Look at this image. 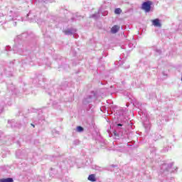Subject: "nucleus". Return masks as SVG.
Returning <instances> with one entry per match:
<instances>
[{"instance_id": "3", "label": "nucleus", "mask_w": 182, "mask_h": 182, "mask_svg": "<svg viewBox=\"0 0 182 182\" xmlns=\"http://www.w3.org/2000/svg\"><path fill=\"white\" fill-rule=\"evenodd\" d=\"M119 29H120V26L115 25L111 28V32L112 33H117Z\"/></svg>"}, {"instance_id": "4", "label": "nucleus", "mask_w": 182, "mask_h": 182, "mask_svg": "<svg viewBox=\"0 0 182 182\" xmlns=\"http://www.w3.org/2000/svg\"><path fill=\"white\" fill-rule=\"evenodd\" d=\"M0 182H14V179L12 178H1Z\"/></svg>"}, {"instance_id": "7", "label": "nucleus", "mask_w": 182, "mask_h": 182, "mask_svg": "<svg viewBox=\"0 0 182 182\" xmlns=\"http://www.w3.org/2000/svg\"><path fill=\"white\" fill-rule=\"evenodd\" d=\"M77 132L81 133V132H83V127H77Z\"/></svg>"}, {"instance_id": "2", "label": "nucleus", "mask_w": 182, "mask_h": 182, "mask_svg": "<svg viewBox=\"0 0 182 182\" xmlns=\"http://www.w3.org/2000/svg\"><path fill=\"white\" fill-rule=\"evenodd\" d=\"M152 24L154 26H156V28H161V23H160V20L159 18L152 20Z\"/></svg>"}, {"instance_id": "6", "label": "nucleus", "mask_w": 182, "mask_h": 182, "mask_svg": "<svg viewBox=\"0 0 182 182\" xmlns=\"http://www.w3.org/2000/svg\"><path fill=\"white\" fill-rule=\"evenodd\" d=\"M114 14H116V15H120V14H122V9H116L114 10Z\"/></svg>"}, {"instance_id": "8", "label": "nucleus", "mask_w": 182, "mask_h": 182, "mask_svg": "<svg viewBox=\"0 0 182 182\" xmlns=\"http://www.w3.org/2000/svg\"><path fill=\"white\" fill-rule=\"evenodd\" d=\"M65 35H71L72 32L70 31H65Z\"/></svg>"}, {"instance_id": "9", "label": "nucleus", "mask_w": 182, "mask_h": 182, "mask_svg": "<svg viewBox=\"0 0 182 182\" xmlns=\"http://www.w3.org/2000/svg\"><path fill=\"white\" fill-rule=\"evenodd\" d=\"M118 126H122V124H119Z\"/></svg>"}, {"instance_id": "5", "label": "nucleus", "mask_w": 182, "mask_h": 182, "mask_svg": "<svg viewBox=\"0 0 182 182\" xmlns=\"http://www.w3.org/2000/svg\"><path fill=\"white\" fill-rule=\"evenodd\" d=\"M88 180L90 181H96V176L95 174H91L88 176Z\"/></svg>"}, {"instance_id": "1", "label": "nucleus", "mask_w": 182, "mask_h": 182, "mask_svg": "<svg viewBox=\"0 0 182 182\" xmlns=\"http://www.w3.org/2000/svg\"><path fill=\"white\" fill-rule=\"evenodd\" d=\"M151 1H147L141 5V9L146 12H149L151 9Z\"/></svg>"}]
</instances>
